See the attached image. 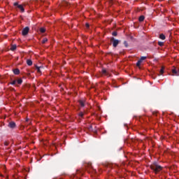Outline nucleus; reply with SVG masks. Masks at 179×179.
I'll use <instances>...</instances> for the list:
<instances>
[{"mask_svg":"<svg viewBox=\"0 0 179 179\" xmlns=\"http://www.w3.org/2000/svg\"><path fill=\"white\" fill-rule=\"evenodd\" d=\"M86 166L90 167V169H92V164L90 162L87 163Z\"/></svg>","mask_w":179,"mask_h":179,"instance_id":"nucleus-22","label":"nucleus"},{"mask_svg":"<svg viewBox=\"0 0 179 179\" xmlns=\"http://www.w3.org/2000/svg\"><path fill=\"white\" fill-rule=\"evenodd\" d=\"M110 42L113 44V46L115 48L120 44V40L114 38V37L110 38Z\"/></svg>","mask_w":179,"mask_h":179,"instance_id":"nucleus-2","label":"nucleus"},{"mask_svg":"<svg viewBox=\"0 0 179 179\" xmlns=\"http://www.w3.org/2000/svg\"><path fill=\"white\" fill-rule=\"evenodd\" d=\"M13 72L14 75H19V73H20V70H19V69H15L13 70Z\"/></svg>","mask_w":179,"mask_h":179,"instance_id":"nucleus-8","label":"nucleus"},{"mask_svg":"<svg viewBox=\"0 0 179 179\" xmlns=\"http://www.w3.org/2000/svg\"><path fill=\"white\" fill-rule=\"evenodd\" d=\"M158 45H159V47H163V45H164V43H163L162 41H159L158 42Z\"/></svg>","mask_w":179,"mask_h":179,"instance_id":"nucleus-21","label":"nucleus"},{"mask_svg":"<svg viewBox=\"0 0 179 179\" xmlns=\"http://www.w3.org/2000/svg\"><path fill=\"white\" fill-rule=\"evenodd\" d=\"M79 104H80V107H85V101L80 100Z\"/></svg>","mask_w":179,"mask_h":179,"instance_id":"nucleus-14","label":"nucleus"},{"mask_svg":"<svg viewBox=\"0 0 179 179\" xmlns=\"http://www.w3.org/2000/svg\"><path fill=\"white\" fill-rule=\"evenodd\" d=\"M172 76H179V69L178 68H174L171 71Z\"/></svg>","mask_w":179,"mask_h":179,"instance_id":"nucleus-4","label":"nucleus"},{"mask_svg":"<svg viewBox=\"0 0 179 179\" xmlns=\"http://www.w3.org/2000/svg\"><path fill=\"white\" fill-rule=\"evenodd\" d=\"M77 173H79V171H77Z\"/></svg>","mask_w":179,"mask_h":179,"instance_id":"nucleus-30","label":"nucleus"},{"mask_svg":"<svg viewBox=\"0 0 179 179\" xmlns=\"http://www.w3.org/2000/svg\"><path fill=\"white\" fill-rule=\"evenodd\" d=\"M5 146H8L9 145V143L8 141H6L4 143Z\"/></svg>","mask_w":179,"mask_h":179,"instance_id":"nucleus-28","label":"nucleus"},{"mask_svg":"<svg viewBox=\"0 0 179 179\" xmlns=\"http://www.w3.org/2000/svg\"><path fill=\"white\" fill-rule=\"evenodd\" d=\"M79 117H80V118H83V115H84V113L83 112H80L79 114H78Z\"/></svg>","mask_w":179,"mask_h":179,"instance_id":"nucleus-26","label":"nucleus"},{"mask_svg":"<svg viewBox=\"0 0 179 179\" xmlns=\"http://www.w3.org/2000/svg\"><path fill=\"white\" fill-rule=\"evenodd\" d=\"M13 6H17V8L18 9H20V10H21V12H22V13H24V8L23 7L22 5H19V3H18V2H15V3H13Z\"/></svg>","mask_w":179,"mask_h":179,"instance_id":"nucleus-3","label":"nucleus"},{"mask_svg":"<svg viewBox=\"0 0 179 179\" xmlns=\"http://www.w3.org/2000/svg\"><path fill=\"white\" fill-rule=\"evenodd\" d=\"M151 170L155 173V174H159V172L163 170V166H160L159 163L155 162L150 166Z\"/></svg>","mask_w":179,"mask_h":179,"instance_id":"nucleus-1","label":"nucleus"},{"mask_svg":"<svg viewBox=\"0 0 179 179\" xmlns=\"http://www.w3.org/2000/svg\"><path fill=\"white\" fill-rule=\"evenodd\" d=\"M124 45L126 47V48H128V42H127V41H124Z\"/></svg>","mask_w":179,"mask_h":179,"instance_id":"nucleus-24","label":"nucleus"},{"mask_svg":"<svg viewBox=\"0 0 179 179\" xmlns=\"http://www.w3.org/2000/svg\"><path fill=\"white\" fill-rule=\"evenodd\" d=\"M102 73L106 76H108V77L110 76V73L107 71V70H106L105 69L102 70Z\"/></svg>","mask_w":179,"mask_h":179,"instance_id":"nucleus-7","label":"nucleus"},{"mask_svg":"<svg viewBox=\"0 0 179 179\" xmlns=\"http://www.w3.org/2000/svg\"><path fill=\"white\" fill-rule=\"evenodd\" d=\"M29 30L30 28H29V27H26L25 28H24L22 31V36H27V34H29Z\"/></svg>","mask_w":179,"mask_h":179,"instance_id":"nucleus-5","label":"nucleus"},{"mask_svg":"<svg viewBox=\"0 0 179 179\" xmlns=\"http://www.w3.org/2000/svg\"><path fill=\"white\" fill-rule=\"evenodd\" d=\"M47 41H48V39H47V38H43V40H42V41H41V43H42V44H45V43L47 42Z\"/></svg>","mask_w":179,"mask_h":179,"instance_id":"nucleus-20","label":"nucleus"},{"mask_svg":"<svg viewBox=\"0 0 179 179\" xmlns=\"http://www.w3.org/2000/svg\"><path fill=\"white\" fill-rule=\"evenodd\" d=\"M164 73V66H162L159 71V74H158V76H160V75H163Z\"/></svg>","mask_w":179,"mask_h":179,"instance_id":"nucleus-10","label":"nucleus"},{"mask_svg":"<svg viewBox=\"0 0 179 179\" xmlns=\"http://www.w3.org/2000/svg\"><path fill=\"white\" fill-rule=\"evenodd\" d=\"M85 26H86L87 29H89V27H90L89 23H86Z\"/></svg>","mask_w":179,"mask_h":179,"instance_id":"nucleus-29","label":"nucleus"},{"mask_svg":"<svg viewBox=\"0 0 179 179\" xmlns=\"http://www.w3.org/2000/svg\"><path fill=\"white\" fill-rule=\"evenodd\" d=\"M139 22H143L145 20V16L141 15L138 18Z\"/></svg>","mask_w":179,"mask_h":179,"instance_id":"nucleus-15","label":"nucleus"},{"mask_svg":"<svg viewBox=\"0 0 179 179\" xmlns=\"http://www.w3.org/2000/svg\"><path fill=\"white\" fill-rule=\"evenodd\" d=\"M62 6H69V3L66 1H64L62 3Z\"/></svg>","mask_w":179,"mask_h":179,"instance_id":"nucleus-11","label":"nucleus"},{"mask_svg":"<svg viewBox=\"0 0 179 179\" xmlns=\"http://www.w3.org/2000/svg\"><path fill=\"white\" fill-rule=\"evenodd\" d=\"M39 31H41V33H45V28L41 27L40 28Z\"/></svg>","mask_w":179,"mask_h":179,"instance_id":"nucleus-19","label":"nucleus"},{"mask_svg":"<svg viewBox=\"0 0 179 179\" xmlns=\"http://www.w3.org/2000/svg\"><path fill=\"white\" fill-rule=\"evenodd\" d=\"M17 83L18 85H22V83H23V80H22V78H20L17 80Z\"/></svg>","mask_w":179,"mask_h":179,"instance_id":"nucleus-17","label":"nucleus"},{"mask_svg":"<svg viewBox=\"0 0 179 179\" xmlns=\"http://www.w3.org/2000/svg\"><path fill=\"white\" fill-rule=\"evenodd\" d=\"M17 82V80H14L10 83V85H16Z\"/></svg>","mask_w":179,"mask_h":179,"instance_id":"nucleus-25","label":"nucleus"},{"mask_svg":"<svg viewBox=\"0 0 179 179\" xmlns=\"http://www.w3.org/2000/svg\"><path fill=\"white\" fill-rule=\"evenodd\" d=\"M141 64H142V62L141 60H138L136 63V66H141Z\"/></svg>","mask_w":179,"mask_h":179,"instance_id":"nucleus-23","label":"nucleus"},{"mask_svg":"<svg viewBox=\"0 0 179 179\" xmlns=\"http://www.w3.org/2000/svg\"><path fill=\"white\" fill-rule=\"evenodd\" d=\"M159 38H160L161 40H166V36H165L164 34H161L159 35Z\"/></svg>","mask_w":179,"mask_h":179,"instance_id":"nucleus-13","label":"nucleus"},{"mask_svg":"<svg viewBox=\"0 0 179 179\" xmlns=\"http://www.w3.org/2000/svg\"><path fill=\"white\" fill-rule=\"evenodd\" d=\"M27 64L29 65V66H31L33 65V62L31 59H27Z\"/></svg>","mask_w":179,"mask_h":179,"instance_id":"nucleus-12","label":"nucleus"},{"mask_svg":"<svg viewBox=\"0 0 179 179\" xmlns=\"http://www.w3.org/2000/svg\"><path fill=\"white\" fill-rule=\"evenodd\" d=\"M117 34H118V33H117V31H113V32L112 33V36H117Z\"/></svg>","mask_w":179,"mask_h":179,"instance_id":"nucleus-27","label":"nucleus"},{"mask_svg":"<svg viewBox=\"0 0 179 179\" xmlns=\"http://www.w3.org/2000/svg\"><path fill=\"white\" fill-rule=\"evenodd\" d=\"M36 69L37 70V72L38 73H41V69H43V66H36Z\"/></svg>","mask_w":179,"mask_h":179,"instance_id":"nucleus-9","label":"nucleus"},{"mask_svg":"<svg viewBox=\"0 0 179 179\" xmlns=\"http://www.w3.org/2000/svg\"><path fill=\"white\" fill-rule=\"evenodd\" d=\"M90 128H92V126H90Z\"/></svg>","mask_w":179,"mask_h":179,"instance_id":"nucleus-31","label":"nucleus"},{"mask_svg":"<svg viewBox=\"0 0 179 179\" xmlns=\"http://www.w3.org/2000/svg\"><path fill=\"white\" fill-rule=\"evenodd\" d=\"M16 48H17L16 45H12L11 48H10V50L11 51H15V50H16Z\"/></svg>","mask_w":179,"mask_h":179,"instance_id":"nucleus-16","label":"nucleus"},{"mask_svg":"<svg viewBox=\"0 0 179 179\" xmlns=\"http://www.w3.org/2000/svg\"><path fill=\"white\" fill-rule=\"evenodd\" d=\"M146 57H145V56H143V57H141V58H140V61L141 62H143V61H145V59H146Z\"/></svg>","mask_w":179,"mask_h":179,"instance_id":"nucleus-18","label":"nucleus"},{"mask_svg":"<svg viewBox=\"0 0 179 179\" xmlns=\"http://www.w3.org/2000/svg\"><path fill=\"white\" fill-rule=\"evenodd\" d=\"M8 128H11L12 129L16 128V123L15 122H10L8 124Z\"/></svg>","mask_w":179,"mask_h":179,"instance_id":"nucleus-6","label":"nucleus"}]
</instances>
